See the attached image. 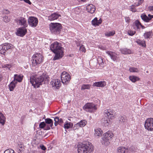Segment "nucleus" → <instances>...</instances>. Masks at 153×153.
Segmentation results:
<instances>
[{
	"label": "nucleus",
	"mask_w": 153,
	"mask_h": 153,
	"mask_svg": "<svg viewBox=\"0 0 153 153\" xmlns=\"http://www.w3.org/2000/svg\"><path fill=\"white\" fill-rule=\"evenodd\" d=\"M50 48L51 50L55 54L53 60L58 59L62 57L63 56V48L61 46L60 43L55 42L51 45Z\"/></svg>",
	"instance_id": "1"
},
{
	"label": "nucleus",
	"mask_w": 153,
	"mask_h": 153,
	"mask_svg": "<svg viewBox=\"0 0 153 153\" xmlns=\"http://www.w3.org/2000/svg\"><path fill=\"white\" fill-rule=\"evenodd\" d=\"M49 78L46 74L43 73L39 77L33 76H30V82L34 88H38L42 84L44 80H48Z\"/></svg>",
	"instance_id": "2"
},
{
	"label": "nucleus",
	"mask_w": 153,
	"mask_h": 153,
	"mask_svg": "<svg viewBox=\"0 0 153 153\" xmlns=\"http://www.w3.org/2000/svg\"><path fill=\"white\" fill-rule=\"evenodd\" d=\"M104 113L105 117L102 119L101 122L102 124L106 126L109 125L108 121H110V119L112 120L114 118V113L111 110H106L104 111Z\"/></svg>",
	"instance_id": "3"
},
{
	"label": "nucleus",
	"mask_w": 153,
	"mask_h": 153,
	"mask_svg": "<svg viewBox=\"0 0 153 153\" xmlns=\"http://www.w3.org/2000/svg\"><path fill=\"white\" fill-rule=\"evenodd\" d=\"M93 150V146L92 144L89 142L79 144L78 146V153H88V152H91Z\"/></svg>",
	"instance_id": "4"
},
{
	"label": "nucleus",
	"mask_w": 153,
	"mask_h": 153,
	"mask_svg": "<svg viewBox=\"0 0 153 153\" xmlns=\"http://www.w3.org/2000/svg\"><path fill=\"white\" fill-rule=\"evenodd\" d=\"M50 29L51 32L54 34H59L62 28L61 25L59 23H51L49 25Z\"/></svg>",
	"instance_id": "5"
},
{
	"label": "nucleus",
	"mask_w": 153,
	"mask_h": 153,
	"mask_svg": "<svg viewBox=\"0 0 153 153\" xmlns=\"http://www.w3.org/2000/svg\"><path fill=\"white\" fill-rule=\"evenodd\" d=\"M43 60V56L40 53H37L32 57V64L33 66H37L41 63Z\"/></svg>",
	"instance_id": "6"
},
{
	"label": "nucleus",
	"mask_w": 153,
	"mask_h": 153,
	"mask_svg": "<svg viewBox=\"0 0 153 153\" xmlns=\"http://www.w3.org/2000/svg\"><path fill=\"white\" fill-rule=\"evenodd\" d=\"M113 137L112 134L110 132L108 131L105 133L102 138V144L105 146L109 145Z\"/></svg>",
	"instance_id": "7"
},
{
	"label": "nucleus",
	"mask_w": 153,
	"mask_h": 153,
	"mask_svg": "<svg viewBox=\"0 0 153 153\" xmlns=\"http://www.w3.org/2000/svg\"><path fill=\"white\" fill-rule=\"evenodd\" d=\"M13 47L12 44L8 43H5L0 45V53L5 55L7 53L6 51L13 48Z\"/></svg>",
	"instance_id": "8"
},
{
	"label": "nucleus",
	"mask_w": 153,
	"mask_h": 153,
	"mask_svg": "<svg viewBox=\"0 0 153 153\" xmlns=\"http://www.w3.org/2000/svg\"><path fill=\"white\" fill-rule=\"evenodd\" d=\"M87 112H91L96 110L97 109L96 105L92 103H88L83 108Z\"/></svg>",
	"instance_id": "9"
},
{
	"label": "nucleus",
	"mask_w": 153,
	"mask_h": 153,
	"mask_svg": "<svg viewBox=\"0 0 153 153\" xmlns=\"http://www.w3.org/2000/svg\"><path fill=\"white\" fill-rule=\"evenodd\" d=\"M61 77L62 82L66 85L69 82L71 79L70 75L65 71L62 73Z\"/></svg>",
	"instance_id": "10"
},
{
	"label": "nucleus",
	"mask_w": 153,
	"mask_h": 153,
	"mask_svg": "<svg viewBox=\"0 0 153 153\" xmlns=\"http://www.w3.org/2000/svg\"><path fill=\"white\" fill-rule=\"evenodd\" d=\"M144 126L145 128L148 130L153 131V118H148L146 120Z\"/></svg>",
	"instance_id": "11"
},
{
	"label": "nucleus",
	"mask_w": 153,
	"mask_h": 153,
	"mask_svg": "<svg viewBox=\"0 0 153 153\" xmlns=\"http://www.w3.org/2000/svg\"><path fill=\"white\" fill-rule=\"evenodd\" d=\"M29 25L31 27H36L38 23V20L37 18L33 16L29 17L28 19Z\"/></svg>",
	"instance_id": "12"
},
{
	"label": "nucleus",
	"mask_w": 153,
	"mask_h": 153,
	"mask_svg": "<svg viewBox=\"0 0 153 153\" xmlns=\"http://www.w3.org/2000/svg\"><path fill=\"white\" fill-rule=\"evenodd\" d=\"M15 21L18 25L23 26L24 27H26L27 26V20L26 19L23 17L18 18L15 19Z\"/></svg>",
	"instance_id": "13"
},
{
	"label": "nucleus",
	"mask_w": 153,
	"mask_h": 153,
	"mask_svg": "<svg viewBox=\"0 0 153 153\" xmlns=\"http://www.w3.org/2000/svg\"><path fill=\"white\" fill-rule=\"evenodd\" d=\"M51 84L54 88L59 89L61 85L60 81L58 79H53L51 82Z\"/></svg>",
	"instance_id": "14"
},
{
	"label": "nucleus",
	"mask_w": 153,
	"mask_h": 153,
	"mask_svg": "<svg viewBox=\"0 0 153 153\" xmlns=\"http://www.w3.org/2000/svg\"><path fill=\"white\" fill-rule=\"evenodd\" d=\"M26 27H22L19 28L16 32V34L18 36L22 37L24 36L26 33L27 32Z\"/></svg>",
	"instance_id": "15"
},
{
	"label": "nucleus",
	"mask_w": 153,
	"mask_h": 153,
	"mask_svg": "<svg viewBox=\"0 0 153 153\" xmlns=\"http://www.w3.org/2000/svg\"><path fill=\"white\" fill-rule=\"evenodd\" d=\"M96 7L95 6L92 4H88L87 6L86 10L87 11L91 13H94Z\"/></svg>",
	"instance_id": "16"
},
{
	"label": "nucleus",
	"mask_w": 153,
	"mask_h": 153,
	"mask_svg": "<svg viewBox=\"0 0 153 153\" xmlns=\"http://www.w3.org/2000/svg\"><path fill=\"white\" fill-rule=\"evenodd\" d=\"M106 53L110 56L111 59L114 61H115L117 59V54L115 52L107 51H106Z\"/></svg>",
	"instance_id": "17"
},
{
	"label": "nucleus",
	"mask_w": 153,
	"mask_h": 153,
	"mask_svg": "<svg viewBox=\"0 0 153 153\" xmlns=\"http://www.w3.org/2000/svg\"><path fill=\"white\" fill-rule=\"evenodd\" d=\"M106 85V82L105 81H99L96 82L93 84V86H96L97 87H103Z\"/></svg>",
	"instance_id": "18"
},
{
	"label": "nucleus",
	"mask_w": 153,
	"mask_h": 153,
	"mask_svg": "<svg viewBox=\"0 0 153 153\" xmlns=\"http://www.w3.org/2000/svg\"><path fill=\"white\" fill-rule=\"evenodd\" d=\"M60 15L58 13H55L50 15L48 17V19L50 21H53L57 19Z\"/></svg>",
	"instance_id": "19"
},
{
	"label": "nucleus",
	"mask_w": 153,
	"mask_h": 153,
	"mask_svg": "<svg viewBox=\"0 0 153 153\" xmlns=\"http://www.w3.org/2000/svg\"><path fill=\"white\" fill-rule=\"evenodd\" d=\"M102 22V20L100 18L99 20H97V18L95 17L91 22L92 24L94 26L99 25Z\"/></svg>",
	"instance_id": "20"
},
{
	"label": "nucleus",
	"mask_w": 153,
	"mask_h": 153,
	"mask_svg": "<svg viewBox=\"0 0 153 153\" xmlns=\"http://www.w3.org/2000/svg\"><path fill=\"white\" fill-rule=\"evenodd\" d=\"M23 76L21 75L15 74L13 80L16 81L17 83V82H21L23 79Z\"/></svg>",
	"instance_id": "21"
},
{
	"label": "nucleus",
	"mask_w": 153,
	"mask_h": 153,
	"mask_svg": "<svg viewBox=\"0 0 153 153\" xmlns=\"http://www.w3.org/2000/svg\"><path fill=\"white\" fill-rule=\"evenodd\" d=\"M16 84L17 82L15 80H13L11 82L9 85L10 90V91H13Z\"/></svg>",
	"instance_id": "22"
},
{
	"label": "nucleus",
	"mask_w": 153,
	"mask_h": 153,
	"mask_svg": "<svg viewBox=\"0 0 153 153\" xmlns=\"http://www.w3.org/2000/svg\"><path fill=\"white\" fill-rule=\"evenodd\" d=\"M120 51L122 53L124 54H130L131 53L130 50L125 48L120 49Z\"/></svg>",
	"instance_id": "23"
},
{
	"label": "nucleus",
	"mask_w": 153,
	"mask_h": 153,
	"mask_svg": "<svg viewBox=\"0 0 153 153\" xmlns=\"http://www.w3.org/2000/svg\"><path fill=\"white\" fill-rule=\"evenodd\" d=\"M129 78L133 82H135L140 79L138 77L135 76H129Z\"/></svg>",
	"instance_id": "24"
},
{
	"label": "nucleus",
	"mask_w": 153,
	"mask_h": 153,
	"mask_svg": "<svg viewBox=\"0 0 153 153\" xmlns=\"http://www.w3.org/2000/svg\"><path fill=\"white\" fill-rule=\"evenodd\" d=\"M141 19L146 22H149L150 21L149 18H148V16L145 14H142L140 16Z\"/></svg>",
	"instance_id": "25"
},
{
	"label": "nucleus",
	"mask_w": 153,
	"mask_h": 153,
	"mask_svg": "<svg viewBox=\"0 0 153 153\" xmlns=\"http://www.w3.org/2000/svg\"><path fill=\"white\" fill-rule=\"evenodd\" d=\"M6 118L3 114L0 112V123L4 125L5 122Z\"/></svg>",
	"instance_id": "26"
},
{
	"label": "nucleus",
	"mask_w": 153,
	"mask_h": 153,
	"mask_svg": "<svg viewBox=\"0 0 153 153\" xmlns=\"http://www.w3.org/2000/svg\"><path fill=\"white\" fill-rule=\"evenodd\" d=\"M45 123L50 124V126L52 129L53 128L52 126L53 124V120L50 118H47L45 120Z\"/></svg>",
	"instance_id": "27"
},
{
	"label": "nucleus",
	"mask_w": 153,
	"mask_h": 153,
	"mask_svg": "<svg viewBox=\"0 0 153 153\" xmlns=\"http://www.w3.org/2000/svg\"><path fill=\"white\" fill-rule=\"evenodd\" d=\"M94 135L96 136H100L102 135L101 130L100 128L95 129Z\"/></svg>",
	"instance_id": "28"
},
{
	"label": "nucleus",
	"mask_w": 153,
	"mask_h": 153,
	"mask_svg": "<svg viewBox=\"0 0 153 153\" xmlns=\"http://www.w3.org/2000/svg\"><path fill=\"white\" fill-rule=\"evenodd\" d=\"M125 148L124 147H120L117 149V153H125Z\"/></svg>",
	"instance_id": "29"
},
{
	"label": "nucleus",
	"mask_w": 153,
	"mask_h": 153,
	"mask_svg": "<svg viewBox=\"0 0 153 153\" xmlns=\"http://www.w3.org/2000/svg\"><path fill=\"white\" fill-rule=\"evenodd\" d=\"M137 42L139 45L143 47H146V44L145 41L144 40L141 41L138 40L137 41Z\"/></svg>",
	"instance_id": "30"
},
{
	"label": "nucleus",
	"mask_w": 153,
	"mask_h": 153,
	"mask_svg": "<svg viewBox=\"0 0 153 153\" xmlns=\"http://www.w3.org/2000/svg\"><path fill=\"white\" fill-rule=\"evenodd\" d=\"M79 126L80 127H83L85 126L87 123V121L85 120H82L80 122H78Z\"/></svg>",
	"instance_id": "31"
},
{
	"label": "nucleus",
	"mask_w": 153,
	"mask_h": 153,
	"mask_svg": "<svg viewBox=\"0 0 153 153\" xmlns=\"http://www.w3.org/2000/svg\"><path fill=\"white\" fill-rule=\"evenodd\" d=\"M152 32V31H148L145 33L143 35L144 38L146 39H148L150 38Z\"/></svg>",
	"instance_id": "32"
},
{
	"label": "nucleus",
	"mask_w": 153,
	"mask_h": 153,
	"mask_svg": "<svg viewBox=\"0 0 153 153\" xmlns=\"http://www.w3.org/2000/svg\"><path fill=\"white\" fill-rule=\"evenodd\" d=\"M115 34V31H110L105 33V35L107 37H109L113 36Z\"/></svg>",
	"instance_id": "33"
},
{
	"label": "nucleus",
	"mask_w": 153,
	"mask_h": 153,
	"mask_svg": "<svg viewBox=\"0 0 153 153\" xmlns=\"http://www.w3.org/2000/svg\"><path fill=\"white\" fill-rule=\"evenodd\" d=\"M119 121L122 123H125L126 122V119L125 116H120L119 117Z\"/></svg>",
	"instance_id": "34"
},
{
	"label": "nucleus",
	"mask_w": 153,
	"mask_h": 153,
	"mask_svg": "<svg viewBox=\"0 0 153 153\" xmlns=\"http://www.w3.org/2000/svg\"><path fill=\"white\" fill-rule=\"evenodd\" d=\"M129 71L131 72H138L139 70L136 68H130L129 69Z\"/></svg>",
	"instance_id": "35"
},
{
	"label": "nucleus",
	"mask_w": 153,
	"mask_h": 153,
	"mask_svg": "<svg viewBox=\"0 0 153 153\" xmlns=\"http://www.w3.org/2000/svg\"><path fill=\"white\" fill-rule=\"evenodd\" d=\"M90 86L91 85L89 84H83L82 86L81 89L82 90H84L85 89H89L90 87Z\"/></svg>",
	"instance_id": "36"
},
{
	"label": "nucleus",
	"mask_w": 153,
	"mask_h": 153,
	"mask_svg": "<svg viewBox=\"0 0 153 153\" xmlns=\"http://www.w3.org/2000/svg\"><path fill=\"white\" fill-rule=\"evenodd\" d=\"M135 25L137 29H140V25H141V23L138 20L135 21Z\"/></svg>",
	"instance_id": "37"
},
{
	"label": "nucleus",
	"mask_w": 153,
	"mask_h": 153,
	"mask_svg": "<svg viewBox=\"0 0 153 153\" xmlns=\"http://www.w3.org/2000/svg\"><path fill=\"white\" fill-rule=\"evenodd\" d=\"M73 124L71 123H67L66 124L64 125V127L65 128L68 129L70 128L71 126H72Z\"/></svg>",
	"instance_id": "38"
},
{
	"label": "nucleus",
	"mask_w": 153,
	"mask_h": 153,
	"mask_svg": "<svg viewBox=\"0 0 153 153\" xmlns=\"http://www.w3.org/2000/svg\"><path fill=\"white\" fill-rule=\"evenodd\" d=\"M97 60L100 65H102L104 64L103 59L101 57H99L97 59Z\"/></svg>",
	"instance_id": "39"
},
{
	"label": "nucleus",
	"mask_w": 153,
	"mask_h": 153,
	"mask_svg": "<svg viewBox=\"0 0 153 153\" xmlns=\"http://www.w3.org/2000/svg\"><path fill=\"white\" fill-rule=\"evenodd\" d=\"M2 67L5 68L6 70H10V68L11 67V65L9 64H4L2 65Z\"/></svg>",
	"instance_id": "40"
},
{
	"label": "nucleus",
	"mask_w": 153,
	"mask_h": 153,
	"mask_svg": "<svg viewBox=\"0 0 153 153\" xmlns=\"http://www.w3.org/2000/svg\"><path fill=\"white\" fill-rule=\"evenodd\" d=\"M3 19L4 21L5 22H8L10 21V19L6 15L4 16H3Z\"/></svg>",
	"instance_id": "41"
},
{
	"label": "nucleus",
	"mask_w": 153,
	"mask_h": 153,
	"mask_svg": "<svg viewBox=\"0 0 153 153\" xmlns=\"http://www.w3.org/2000/svg\"><path fill=\"white\" fill-rule=\"evenodd\" d=\"M136 5H132L130 7V10L133 12H135L137 11L136 9L135 8L136 7Z\"/></svg>",
	"instance_id": "42"
},
{
	"label": "nucleus",
	"mask_w": 153,
	"mask_h": 153,
	"mask_svg": "<svg viewBox=\"0 0 153 153\" xmlns=\"http://www.w3.org/2000/svg\"><path fill=\"white\" fill-rule=\"evenodd\" d=\"M4 153H15V152L13 149H9L5 150Z\"/></svg>",
	"instance_id": "43"
},
{
	"label": "nucleus",
	"mask_w": 153,
	"mask_h": 153,
	"mask_svg": "<svg viewBox=\"0 0 153 153\" xmlns=\"http://www.w3.org/2000/svg\"><path fill=\"white\" fill-rule=\"evenodd\" d=\"M54 118V125L55 126H57L58 124V121H59V117H56L55 118L53 117Z\"/></svg>",
	"instance_id": "44"
},
{
	"label": "nucleus",
	"mask_w": 153,
	"mask_h": 153,
	"mask_svg": "<svg viewBox=\"0 0 153 153\" xmlns=\"http://www.w3.org/2000/svg\"><path fill=\"white\" fill-rule=\"evenodd\" d=\"M45 126L46 123L44 122H41L39 125V128H45Z\"/></svg>",
	"instance_id": "45"
},
{
	"label": "nucleus",
	"mask_w": 153,
	"mask_h": 153,
	"mask_svg": "<svg viewBox=\"0 0 153 153\" xmlns=\"http://www.w3.org/2000/svg\"><path fill=\"white\" fill-rule=\"evenodd\" d=\"M136 32L135 31H132L131 30H129L128 31V34L130 36H133L134 34Z\"/></svg>",
	"instance_id": "46"
},
{
	"label": "nucleus",
	"mask_w": 153,
	"mask_h": 153,
	"mask_svg": "<svg viewBox=\"0 0 153 153\" xmlns=\"http://www.w3.org/2000/svg\"><path fill=\"white\" fill-rule=\"evenodd\" d=\"M79 124L77 123L76 124H75L74 126L73 127V129L74 130H76V129H78L80 127V126H79Z\"/></svg>",
	"instance_id": "47"
},
{
	"label": "nucleus",
	"mask_w": 153,
	"mask_h": 153,
	"mask_svg": "<svg viewBox=\"0 0 153 153\" xmlns=\"http://www.w3.org/2000/svg\"><path fill=\"white\" fill-rule=\"evenodd\" d=\"M79 50L80 51H82V52H85V48L83 45H82L80 46L79 48Z\"/></svg>",
	"instance_id": "48"
},
{
	"label": "nucleus",
	"mask_w": 153,
	"mask_h": 153,
	"mask_svg": "<svg viewBox=\"0 0 153 153\" xmlns=\"http://www.w3.org/2000/svg\"><path fill=\"white\" fill-rule=\"evenodd\" d=\"M143 1L144 0H139L138 1L137 3H134V4L136 5V6H139L143 3Z\"/></svg>",
	"instance_id": "49"
},
{
	"label": "nucleus",
	"mask_w": 153,
	"mask_h": 153,
	"mask_svg": "<svg viewBox=\"0 0 153 153\" xmlns=\"http://www.w3.org/2000/svg\"><path fill=\"white\" fill-rule=\"evenodd\" d=\"M2 12L4 14H8L9 13V11L8 10L4 9L2 10Z\"/></svg>",
	"instance_id": "50"
},
{
	"label": "nucleus",
	"mask_w": 153,
	"mask_h": 153,
	"mask_svg": "<svg viewBox=\"0 0 153 153\" xmlns=\"http://www.w3.org/2000/svg\"><path fill=\"white\" fill-rule=\"evenodd\" d=\"M25 148H23L19 149L18 152L19 153H22V152H24L25 150Z\"/></svg>",
	"instance_id": "51"
},
{
	"label": "nucleus",
	"mask_w": 153,
	"mask_h": 153,
	"mask_svg": "<svg viewBox=\"0 0 153 153\" xmlns=\"http://www.w3.org/2000/svg\"><path fill=\"white\" fill-rule=\"evenodd\" d=\"M51 126H50V125L49 126L47 125L46 126H45V127L44 128L45 130H48L50 129Z\"/></svg>",
	"instance_id": "52"
},
{
	"label": "nucleus",
	"mask_w": 153,
	"mask_h": 153,
	"mask_svg": "<svg viewBox=\"0 0 153 153\" xmlns=\"http://www.w3.org/2000/svg\"><path fill=\"white\" fill-rule=\"evenodd\" d=\"M129 149L131 151H134L135 150L134 147L133 146H131L130 147Z\"/></svg>",
	"instance_id": "53"
},
{
	"label": "nucleus",
	"mask_w": 153,
	"mask_h": 153,
	"mask_svg": "<svg viewBox=\"0 0 153 153\" xmlns=\"http://www.w3.org/2000/svg\"><path fill=\"white\" fill-rule=\"evenodd\" d=\"M18 146L19 147V149H20V148H25V146L23 145L22 144H19L18 145Z\"/></svg>",
	"instance_id": "54"
},
{
	"label": "nucleus",
	"mask_w": 153,
	"mask_h": 153,
	"mask_svg": "<svg viewBox=\"0 0 153 153\" xmlns=\"http://www.w3.org/2000/svg\"><path fill=\"white\" fill-rule=\"evenodd\" d=\"M63 122V120L62 119H59V121H58V124L59 125H61L62 123Z\"/></svg>",
	"instance_id": "55"
},
{
	"label": "nucleus",
	"mask_w": 153,
	"mask_h": 153,
	"mask_svg": "<svg viewBox=\"0 0 153 153\" xmlns=\"http://www.w3.org/2000/svg\"><path fill=\"white\" fill-rule=\"evenodd\" d=\"M41 149L43 150H45L46 149V147L43 145H40V146Z\"/></svg>",
	"instance_id": "56"
},
{
	"label": "nucleus",
	"mask_w": 153,
	"mask_h": 153,
	"mask_svg": "<svg viewBox=\"0 0 153 153\" xmlns=\"http://www.w3.org/2000/svg\"><path fill=\"white\" fill-rule=\"evenodd\" d=\"M148 8L149 11H153V6H149L148 7Z\"/></svg>",
	"instance_id": "57"
},
{
	"label": "nucleus",
	"mask_w": 153,
	"mask_h": 153,
	"mask_svg": "<svg viewBox=\"0 0 153 153\" xmlns=\"http://www.w3.org/2000/svg\"><path fill=\"white\" fill-rule=\"evenodd\" d=\"M125 20L126 22H129L130 21V19L128 17H126L125 18Z\"/></svg>",
	"instance_id": "58"
},
{
	"label": "nucleus",
	"mask_w": 153,
	"mask_h": 153,
	"mask_svg": "<svg viewBox=\"0 0 153 153\" xmlns=\"http://www.w3.org/2000/svg\"><path fill=\"white\" fill-rule=\"evenodd\" d=\"M151 16H152V15H151L150 14H149L148 15V18L149 19V21H150L151 19H152V17H151Z\"/></svg>",
	"instance_id": "59"
},
{
	"label": "nucleus",
	"mask_w": 153,
	"mask_h": 153,
	"mask_svg": "<svg viewBox=\"0 0 153 153\" xmlns=\"http://www.w3.org/2000/svg\"><path fill=\"white\" fill-rule=\"evenodd\" d=\"M2 76L1 75H0V82L2 80Z\"/></svg>",
	"instance_id": "60"
},
{
	"label": "nucleus",
	"mask_w": 153,
	"mask_h": 153,
	"mask_svg": "<svg viewBox=\"0 0 153 153\" xmlns=\"http://www.w3.org/2000/svg\"><path fill=\"white\" fill-rule=\"evenodd\" d=\"M140 27H141L142 29H144L145 28V26H144L143 25H142L141 24V25H140Z\"/></svg>",
	"instance_id": "61"
},
{
	"label": "nucleus",
	"mask_w": 153,
	"mask_h": 153,
	"mask_svg": "<svg viewBox=\"0 0 153 153\" xmlns=\"http://www.w3.org/2000/svg\"><path fill=\"white\" fill-rule=\"evenodd\" d=\"M101 49L103 50H105V48L104 47H102Z\"/></svg>",
	"instance_id": "62"
},
{
	"label": "nucleus",
	"mask_w": 153,
	"mask_h": 153,
	"mask_svg": "<svg viewBox=\"0 0 153 153\" xmlns=\"http://www.w3.org/2000/svg\"><path fill=\"white\" fill-rule=\"evenodd\" d=\"M151 17H152V18H153V15H152Z\"/></svg>",
	"instance_id": "63"
},
{
	"label": "nucleus",
	"mask_w": 153,
	"mask_h": 153,
	"mask_svg": "<svg viewBox=\"0 0 153 153\" xmlns=\"http://www.w3.org/2000/svg\"><path fill=\"white\" fill-rule=\"evenodd\" d=\"M35 152V151H34L32 153H34Z\"/></svg>",
	"instance_id": "64"
}]
</instances>
